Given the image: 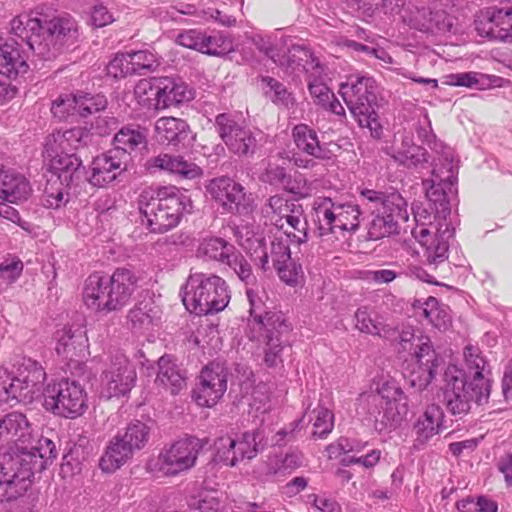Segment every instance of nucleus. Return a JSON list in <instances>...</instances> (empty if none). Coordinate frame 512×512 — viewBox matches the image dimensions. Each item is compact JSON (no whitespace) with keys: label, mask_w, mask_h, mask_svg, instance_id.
<instances>
[{"label":"nucleus","mask_w":512,"mask_h":512,"mask_svg":"<svg viewBox=\"0 0 512 512\" xmlns=\"http://www.w3.org/2000/svg\"><path fill=\"white\" fill-rule=\"evenodd\" d=\"M142 222L153 233L176 227L185 214L193 210L191 197L174 185L149 187L139 197Z\"/></svg>","instance_id":"nucleus-5"},{"label":"nucleus","mask_w":512,"mask_h":512,"mask_svg":"<svg viewBox=\"0 0 512 512\" xmlns=\"http://www.w3.org/2000/svg\"><path fill=\"white\" fill-rule=\"evenodd\" d=\"M292 136L298 149L320 160L330 161L336 157L340 149L336 144L321 145L315 130L306 124H298L293 128Z\"/></svg>","instance_id":"nucleus-32"},{"label":"nucleus","mask_w":512,"mask_h":512,"mask_svg":"<svg viewBox=\"0 0 512 512\" xmlns=\"http://www.w3.org/2000/svg\"><path fill=\"white\" fill-rule=\"evenodd\" d=\"M158 368L156 381L170 389L171 394H178L186 387V378L171 356H162Z\"/></svg>","instance_id":"nucleus-40"},{"label":"nucleus","mask_w":512,"mask_h":512,"mask_svg":"<svg viewBox=\"0 0 512 512\" xmlns=\"http://www.w3.org/2000/svg\"><path fill=\"white\" fill-rule=\"evenodd\" d=\"M279 278L291 287H296L304 283V272L302 266L293 262L291 259L289 262L279 264L274 267Z\"/></svg>","instance_id":"nucleus-59"},{"label":"nucleus","mask_w":512,"mask_h":512,"mask_svg":"<svg viewBox=\"0 0 512 512\" xmlns=\"http://www.w3.org/2000/svg\"><path fill=\"white\" fill-rule=\"evenodd\" d=\"M262 213L266 221L283 230V234L292 237L295 243L307 241V221L300 205L274 195L263 206Z\"/></svg>","instance_id":"nucleus-17"},{"label":"nucleus","mask_w":512,"mask_h":512,"mask_svg":"<svg viewBox=\"0 0 512 512\" xmlns=\"http://www.w3.org/2000/svg\"><path fill=\"white\" fill-rule=\"evenodd\" d=\"M77 96L76 94H64L58 96L52 103L51 112L60 120L69 116L77 115Z\"/></svg>","instance_id":"nucleus-61"},{"label":"nucleus","mask_w":512,"mask_h":512,"mask_svg":"<svg viewBox=\"0 0 512 512\" xmlns=\"http://www.w3.org/2000/svg\"><path fill=\"white\" fill-rule=\"evenodd\" d=\"M360 198L363 205L376 213L368 229L372 240L397 234L399 222H406L409 218L407 202L398 192L385 194L373 189H363Z\"/></svg>","instance_id":"nucleus-8"},{"label":"nucleus","mask_w":512,"mask_h":512,"mask_svg":"<svg viewBox=\"0 0 512 512\" xmlns=\"http://www.w3.org/2000/svg\"><path fill=\"white\" fill-rule=\"evenodd\" d=\"M400 345L404 351L412 354L413 363L405 376L413 388L424 390L434 379L439 365V358L430 338L420 331L416 333L407 328L400 333Z\"/></svg>","instance_id":"nucleus-12"},{"label":"nucleus","mask_w":512,"mask_h":512,"mask_svg":"<svg viewBox=\"0 0 512 512\" xmlns=\"http://www.w3.org/2000/svg\"><path fill=\"white\" fill-rule=\"evenodd\" d=\"M130 64L135 68V74H141L143 71H151L158 66L156 55L148 50H138L128 52Z\"/></svg>","instance_id":"nucleus-60"},{"label":"nucleus","mask_w":512,"mask_h":512,"mask_svg":"<svg viewBox=\"0 0 512 512\" xmlns=\"http://www.w3.org/2000/svg\"><path fill=\"white\" fill-rule=\"evenodd\" d=\"M305 419L313 424V435L319 438L327 436L334 427V414L332 410L325 406L320 400L317 405L311 409V404L307 405L303 414L302 421Z\"/></svg>","instance_id":"nucleus-43"},{"label":"nucleus","mask_w":512,"mask_h":512,"mask_svg":"<svg viewBox=\"0 0 512 512\" xmlns=\"http://www.w3.org/2000/svg\"><path fill=\"white\" fill-rule=\"evenodd\" d=\"M474 24L481 37L512 43V8H488L480 11Z\"/></svg>","instance_id":"nucleus-24"},{"label":"nucleus","mask_w":512,"mask_h":512,"mask_svg":"<svg viewBox=\"0 0 512 512\" xmlns=\"http://www.w3.org/2000/svg\"><path fill=\"white\" fill-rule=\"evenodd\" d=\"M234 249L233 245L222 238L210 237L200 242L197 248V256L203 259L225 263Z\"/></svg>","instance_id":"nucleus-48"},{"label":"nucleus","mask_w":512,"mask_h":512,"mask_svg":"<svg viewBox=\"0 0 512 512\" xmlns=\"http://www.w3.org/2000/svg\"><path fill=\"white\" fill-rule=\"evenodd\" d=\"M262 437L258 430L237 433H226L214 442L215 459L227 466H235L244 459L254 458L261 444Z\"/></svg>","instance_id":"nucleus-19"},{"label":"nucleus","mask_w":512,"mask_h":512,"mask_svg":"<svg viewBox=\"0 0 512 512\" xmlns=\"http://www.w3.org/2000/svg\"><path fill=\"white\" fill-rule=\"evenodd\" d=\"M31 188L26 178L11 170H0V199L10 203L24 201Z\"/></svg>","instance_id":"nucleus-39"},{"label":"nucleus","mask_w":512,"mask_h":512,"mask_svg":"<svg viewBox=\"0 0 512 512\" xmlns=\"http://www.w3.org/2000/svg\"><path fill=\"white\" fill-rule=\"evenodd\" d=\"M290 326L281 316L273 314L267 319V326L259 331V336L252 335L251 338H262L265 343L264 362L269 367H275L282 363V352L287 340L284 336L288 334Z\"/></svg>","instance_id":"nucleus-28"},{"label":"nucleus","mask_w":512,"mask_h":512,"mask_svg":"<svg viewBox=\"0 0 512 512\" xmlns=\"http://www.w3.org/2000/svg\"><path fill=\"white\" fill-rule=\"evenodd\" d=\"M337 205L328 197H318L314 200L313 210L319 223L321 235L332 233Z\"/></svg>","instance_id":"nucleus-51"},{"label":"nucleus","mask_w":512,"mask_h":512,"mask_svg":"<svg viewBox=\"0 0 512 512\" xmlns=\"http://www.w3.org/2000/svg\"><path fill=\"white\" fill-rule=\"evenodd\" d=\"M161 309L151 300L142 301L135 305L128 313V323L131 330L150 340L152 332L161 322Z\"/></svg>","instance_id":"nucleus-33"},{"label":"nucleus","mask_w":512,"mask_h":512,"mask_svg":"<svg viewBox=\"0 0 512 512\" xmlns=\"http://www.w3.org/2000/svg\"><path fill=\"white\" fill-rule=\"evenodd\" d=\"M10 26L11 32L43 59L55 57L60 46L77 37L76 22L72 18L48 19L38 10L17 15Z\"/></svg>","instance_id":"nucleus-3"},{"label":"nucleus","mask_w":512,"mask_h":512,"mask_svg":"<svg viewBox=\"0 0 512 512\" xmlns=\"http://www.w3.org/2000/svg\"><path fill=\"white\" fill-rule=\"evenodd\" d=\"M199 380L193 391L195 401L203 407L214 406L227 389L225 369L219 364L211 363L202 369Z\"/></svg>","instance_id":"nucleus-26"},{"label":"nucleus","mask_w":512,"mask_h":512,"mask_svg":"<svg viewBox=\"0 0 512 512\" xmlns=\"http://www.w3.org/2000/svg\"><path fill=\"white\" fill-rule=\"evenodd\" d=\"M203 444L196 437H185L165 445L150 469L162 476L175 477L191 470L197 462Z\"/></svg>","instance_id":"nucleus-15"},{"label":"nucleus","mask_w":512,"mask_h":512,"mask_svg":"<svg viewBox=\"0 0 512 512\" xmlns=\"http://www.w3.org/2000/svg\"><path fill=\"white\" fill-rule=\"evenodd\" d=\"M156 78L141 79L134 87V97L138 104L148 110L158 111Z\"/></svg>","instance_id":"nucleus-53"},{"label":"nucleus","mask_w":512,"mask_h":512,"mask_svg":"<svg viewBox=\"0 0 512 512\" xmlns=\"http://www.w3.org/2000/svg\"><path fill=\"white\" fill-rule=\"evenodd\" d=\"M176 42L186 48L208 55H222L231 50V42L220 32L208 34L198 29L184 30L176 37Z\"/></svg>","instance_id":"nucleus-29"},{"label":"nucleus","mask_w":512,"mask_h":512,"mask_svg":"<svg viewBox=\"0 0 512 512\" xmlns=\"http://www.w3.org/2000/svg\"><path fill=\"white\" fill-rule=\"evenodd\" d=\"M46 372L42 365L31 358L19 359L11 370L0 368V403L16 399L31 402L42 390Z\"/></svg>","instance_id":"nucleus-10"},{"label":"nucleus","mask_w":512,"mask_h":512,"mask_svg":"<svg viewBox=\"0 0 512 512\" xmlns=\"http://www.w3.org/2000/svg\"><path fill=\"white\" fill-rule=\"evenodd\" d=\"M133 455V452L121 440L114 437L107 446L99 461L100 469L105 473H113L121 468Z\"/></svg>","instance_id":"nucleus-42"},{"label":"nucleus","mask_w":512,"mask_h":512,"mask_svg":"<svg viewBox=\"0 0 512 512\" xmlns=\"http://www.w3.org/2000/svg\"><path fill=\"white\" fill-rule=\"evenodd\" d=\"M76 96L77 115L82 117L104 110L107 106L106 97L101 94H76Z\"/></svg>","instance_id":"nucleus-57"},{"label":"nucleus","mask_w":512,"mask_h":512,"mask_svg":"<svg viewBox=\"0 0 512 512\" xmlns=\"http://www.w3.org/2000/svg\"><path fill=\"white\" fill-rule=\"evenodd\" d=\"M44 406L53 414L74 419L87 409V393L80 383L62 379L50 383L43 392Z\"/></svg>","instance_id":"nucleus-16"},{"label":"nucleus","mask_w":512,"mask_h":512,"mask_svg":"<svg viewBox=\"0 0 512 512\" xmlns=\"http://www.w3.org/2000/svg\"><path fill=\"white\" fill-rule=\"evenodd\" d=\"M126 169L125 154L118 150H108L93 159L89 172L85 171V182L96 187H106Z\"/></svg>","instance_id":"nucleus-27"},{"label":"nucleus","mask_w":512,"mask_h":512,"mask_svg":"<svg viewBox=\"0 0 512 512\" xmlns=\"http://www.w3.org/2000/svg\"><path fill=\"white\" fill-rule=\"evenodd\" d=\"M230 301V291L225 280L215 274L195 272L187 279L183 304L198 315H208L224 310Z\"/></svg>","instance_id":"nucleus-9"},{"label":"nucleus","mask_w":512,"mask_h":512,"mask_svg":"<svg viewBox=\"0 0 512 512\" xmlns=\"http://www.w3.org/2000/svg\"><path fill=\"white\" fill-rule=\"evenodd\" d=\"M56 353L67 360H74L85 356L88 348L86 331L77 327H63L55 332Z\"/></svg>","instance_id":"nucleus-31"},{"label":"nucleus","mask_w":512,"mask_h":512,"mask_svg":"<svg viewBox=\"0 0 512 512\" xmlns=\"http://www.w3.org/2000/svg\"><path fill=\"white\" fill-rule=\"evenodd\" d=\"M502 79L477 72L457 73L450 76V84L479 90L500 86Z\"/></svg>","instance_id":"nucleus-49"},{"label":"nucleus","mask_w":512,"mask_h":512,"mask_svg":"<svg viewBox=\"0 0 512 512\" xmlns=\"http://www.w3.org/2000/svg\"><path fill=\"white\" fill-rule=\"evenodd\" d=\"M148 437L149 428L146 424L136 421L127 427L125 434L120 436V440L134 453V451L140 450L145 446Z\"/></svg>","instance_id":"nucleus-54"},{"label":"nucleus","mask_w":512,"mask_h":512,"mask_svg":"<svg viewBox=\"0 0 512 512\" xmlns=\"http://www.w3.org/2000/svg\"><path fill=\"white\" fill-rule=\"evenodd\" d=\"M432 177L423 181L426 197L439 204L436 215L418 205L414 208L415 227L411 234L425 249L429 264L438 265L448 258L449 240L455 232L450 201L457 194L458 162L450 147L440 145Z\"/></svg>","instance_id":"nucleus-1"},{"label":"nucleus","mask_w":512,"mask_h":512,"mask_svg":"<svg viewBox=\"0 0 512 512\" xmlns=\"http://www.w3.org/2000/svg\"><path fill=\"white\" fill-rule=\"evenodd\" d=\"M156 83L158 111L188 102L194 97L193 91L180 79L158 77Z\"/></svg>","instance_id":"nucleus-34"},{"label":"nucleus","mask_w":512,"mask_h":512,"mask_svg":"<svg viewBox=\"0 0 512 512\" xmlns=\"http://www.w3.org/2000/svg\"><path fill=\"white\" fill-rule=\"evenodd\" d=\"M356 328L367 334L381 335L384 325L376 313L369 311L368 307H360L355 312Z\"/></svg>","instance_id":"nucleus-55"},{"label":"nucleus","mask_w":512,"mask_h":512,"mask_svg":"<svg viewBox=\"0 0 512 512\" xmlns=\"http://www.w3.org/2000/svg\"><path fill=\"white\" fill-rule=\"evenodd\" d=\"M188 131V124L175 117H161L155 123L156 136L161 143L177 145L186 139Z\"/></svg>","instance_id":"nucleus-41"},{"label":"nucleus","mask_w":512,"mask_h":512,"mask_svg":"<svg viewBox=\"0 0 512 512\" xmlns=\"http://www.w3.org/2000/svg\"><path fill=\"white\" fill-rule=\"evenodd\" d=\"M57 457L54 442L31 433L28 448L15 456L0 454V502H9L22 496L31 484L36 472H42Z\"/></svg>","instance_id":"nucleus-2"},{"label":"nucleus","mask_w":512,"mask_h":512,"mask_svg":"<svg viewBox=\"0 0 512 512\" xmlns=\"http://www.w3.org/2000/svg\"><path fill=\"white\" fill-rule=\"evenodd\" d=\"M261 82L265 96L275 105L286 108L294 105V97L283 83L269 76L262 77Z\"/></svg>","instance_id":"nucleus-52"},{"label":"nucleus","mask_w":512,"mask_h":512,"mask_svg":"<svg viewBox=\"0 0 512 512\" xmlns=\"http://www.w3.org/2000/svg\"><path fill=\"white\" fill-rule=\"evenodd\" d=\"M414 312L419 317H424L434 328L446 331L452 324L450 309L439 303L435 297L416 299L413 304Z\"/></svg>","instance_id":"nucleus-36"},{"label":"nucleus","mask_w":512,"mask_h":512,"mask_svg":"<svg viewBox=\"0 0 512 512\" xmlns=\"http://www.w3.org/2000/svg\"><path fill=\"white\" fill-rule=\"evenodd\" d=\"M305 465L303 453L299 450H290L286 453L269 455L265 461L264 470L269 476H286Z\"/></svg>","instance_id":"nucleus-38"},{"label":"nucleus","mask_w":512,"mask_h":512,"mask_svg":"<svg viewBox=\"0 0 512 512\" xmlns=\"http://www.w3.org/2000/svg\"><path fill=\"white\" fill-rule=\"evenodd\" d=\"M44 160L48 171L56 177L54 181L48 180L44 204L48 208L57 209L67 202L65 189L77 188L85 182V167L74 153L61 152L46 144Z\"/></svg>","instance_id":"nucleus-7"},{"label":"nucleus","mask_w":512,"mask_h":512,"mask_svg":"<svg viewBox=\"0 0 512 512\" xmlns=\"http://www.w3.org/2000/svg\"><path fill=\"white\" fill-rule=\"evenodd\" d=\"M246 295L250 304V315L252 317L254 330H262L264 326H267V319L270 317H266L265 321L262 317L264 312V302L262 296L260 295L258 289L255 288H247Z\"/></svg>","instance_id":"nucleus-58"},{"label":"nucleus","mask_w":512,"mask_h":512,"mask_svg":"<svg viewBox=\"0 0 512 512\" xmlns=\"http://www.w3.org/2000/svg\"><path fill=\"white\" fill-rule=\"evenodd\" d=\"M357 405L373 418L379 433L397 429L409 413L408 396L396 380L385 375L373 378L370 390L357 398Z\"/></svg>","instance_id":"nucleus-4"},{"label":"nucleus","mask_w":512,"mask_h":512,"mask_svg":"<svg viewBox=\"0 0 512 512\" xmlns=\"http://www.w3.org/2000/svg\"><path fill=\"white\" fill-rule=\"evenodd\" d=\"M360 209L355 204H338L332 233L354 232L360 224Z\"/></svg>","instance_id":"nucleus-50"},{"label":"nucleus","mask_w":512,"mask_h":512,"mask_svg":"<svg viewBox=\"0 0 512 512\" xmlns=\"http://www.w3.org/2000/svg\"><path fill=\"white\" fill-rule=\"evenodd\" d=\"M88 133L80 128H72L64 132L57 131L49 135L46 139V145L52 146L61 152L72 153V151L86 144Z\"/></svg>","instance_id":"nucleus-45"},{"label":"nucleus","mask_w":512,"mask_h":512,"mask_svg":"<svg viewBox=\"0 0 512 512\" xmlns=\"http://www.w3.org/2000/svg\"><path fill=\"white\" fill-rule=\"evenodd\" d=\"M146 134L139 126H125L121 128L113 138V148L125 154V161L128 163L130 153L140 146H145Z\"/></svg>","instance_id":"nucleus-44"},{"label":"nucleus","mask_w":512,"mask_h":512,"mask_svg":"<svg viewBox=\"0 0 512 512\" xmlns=\"http://www.w3.org/2000/svg\"><path fill=\"white\" fill-rule=\"evenodd\" d=\"M128 59H130L128 52L116 54L106 67L107 74L116 79L135 74V68Z\"/></svg>","instance_id":"nucleus-62"},{"label":"nucleus","mask_w":512,"mask_h":512,"mask_svg":"<svg viewBox=\"0 0 512 512\" xmlns=\"http://www.w3.org/2000/svg\"><path fill=\"white\" fill-rule=\"evenodd\" d=\"M463 354L467 369L473 373V376L469 381L477 383V378L482 379L488 385L489 391H491L490 370L487 366L486 360L481 355L480 349L472 345H467L464 348Z\"/></svg>","instance_id":"nucleus-47"},{"label":"nucleus","mask_w":512,"mask_h":512,"mask_svg":"<svg viewBox=\"0 0 512 512\" xmlns=\"http://www.w3.org/2000/svg\"><path fill=\"white\" fill-rule=\"evenodd\" d=\"M146 168L150 172L157 170L168 172L181 179L193 180L202 175V169L180 155L159 154L147 160Z\"/></svg>","instance_id":"nucleus-30"},{"label":"nucleus","mask_w":512,"mask_h":512,"mask_svg":"<svg viewBox=\"0 0 512 512\" xmlns=\"http://www.w3.org/2000/svg\"><path fill=\"white\" fill-rule=\"evenodd\" d=\"M402 20L409 27L425 33H456L453 18L444 11L433 12L430 8L408 6L403 9Z\"/></svg>","instance_id":"nucleus-23"},{"label":"nucleus","mask_w":512,"mask_h":512,"mask_svg":"<svg viewBox=\"0 0 512 512\" xmlns=\"http://www.w3.org/2000/svg\"><path fill=\"white\" fill-rule=\"evenodd\" d=\"M443 421L444 412L442 408L436 404L428 405L413 425L417 441L425 443L439 434L443 429Z\"/></svg>","instance_id":"nucleus-37"},{"label":"nucleus","mask_w":512,"mask_h":512,"mask_svg":"<svg viewBox=\"0 0 512 512\" xmlns=\"http://www.w3.org/2000/svg\"><path fill=\"white\" fill-rule=\"evenodd\" d=\"M188 505L190 508L200 512H223L219 500L211 492H202L198 497H192Z\"/></svg>","instance_id":"nucleus-63"},{"label":"nucleus","mask_w":512,"mask_h":512,"mask_svg":"<svg viewBox=\"0 0 512 512\" xmlns=\"http://www.w3.org/2000/svg\"><path fill=\"white\" fill-rule=\"evenodd\" d=\"M22 45L15 40L0 43V74L14 79L28 71Z\"/></svg>","instance_id":"nucleus-35"},{"label":"nucleus","mask_w":512,"mask_h":512,"mask_svg":"<svg viewBox=\"0 0 512 512\" xmlns=\"http://www.w3.org/2000/svg\"><path fill=\"white\" fill-rule=\"evenodd\" d=\"M292 242H295L292 237H289ZM249 246L245 247L252 260L259 265L263 271H267L270 266L269 262H272L274 267L279 264L289 262L291 259V252L288 245V237L284 234L275 236L267 246L263 239L255 238L254 240H247Z\"/></svg>","instance_id":"nucleus-25"},{"label":"nucleus","mask_w":512,"mask_h":512,"mask_svg":"<svg viewBox=\"0 0 512 512\" xmlns=\"http://www.w3.org/2000/svg\"><path fill=\"white\" fill-rule=\"evenodd\" d=\"M206 191L225 213L246 217L255 209L252 194L247 193L240 183L230 177L221 176L210 180L206 184Z\"/></svg>","instance_id":"nucleus-18"},{"label":"nucleus","mask_w":512,"mask_h":512,"mask_svg":"<svg viewBox=\"0 0 512 512\" xmlns=\"http://www.w3.org/2000/svg\"><path fill=\"white\" fill-rule=\"evenodd\" d=\"M392 157L407 168H415L427 161L424 148L413 143L412 136L402 138L401 145L397 147Z\"/></svg>","instance_id":"nucleus-46"},{"label":"nucleus","mask_w":512,"mask_h":512,"mask_svg":"<svg viewBox=\"0 0 512 512\" xmlns=\"http://www.w3.org/2000/svg\"><path fill=\"white\" fill-rule=\"evenodd\" d=\"M216 128L228 150L238 156H247L255 152L257 140L253 132L240 125L230 114L222 113L216 117Z\"/></svg>","instance_id":"nucleus-22"},{"label":"nucleus","mask_w":512,"mask_h":512,"mask_svg":"<svg viewBox=\"0 0 512 512\" xmlns=\"http://www.w3.org/2000/svg\"><path fill=\"white\" fill-rule=\"evenodd\" d=\"M257 48L275 64L292 72L302 68L307 74L313 71L323 73L324 67L315 59L309 49L291 43L283 35H266L255 41Z\"/></svg>","instance_id":"nucleus-13"},{"label":"nucleus","mask_w":512,"mask_h":512,"mask_svg":"<svg viewBox=\"0 0 512 512\" xmlns=\"http://www.w3.org/2000/svg\"><path fill=\"white\" fill-rule=\"evenodd\" d=\"M322 74L323 73H317V71H313L307 74L308 89L310 95L314 103L321 107L327 105V102L334 97V93L322 81Z\"/></svg>","instance_id":"nucleus-56"},{"label":"nucleus","mask_w":512,"mask_h":512,"mask_svg":"<svg viewBox=\"0 0 512 512\" xmlns=\"http://www.w3.org/2000/svg\"><path fill=\"white\" fill-rule=\"evenodd\" d=\"M307 503L317 512H342L341 505L334 498L325 494H309Z\"/></svg>","instance_id":"nucleus-64"},{"label":"nucleus","mask_w":512,"mask_h":512,"mask_svg":"<svg viewBox=\"0 0 512 512\" xmlns=\"http://www.w3.org/2000/svg\"><path fill=\"white\" fill-rule=\"evenodd\" d=\"M138 278L129 269L118 268L111 277L91 274L84 282L82 300L95 313L108 314L122 309L137 288Z\"/></svg>","instance_id":"nucleus-6"},{"label":"nucleus","mask_w":512,"mask_h":512,"mask_svg":"<svg viewBox=\"0 0 512 512\" xmlns=\"http://www.w3.org/2000/svg\"><path fill=\"white\" fill-rule=\"evenodd\" d=\"M376 87L375 80L369 76L351 75L341 83L339 93L359 126L369 128L373 135L378 136V122L373 107Z\"/></svg>","instance_id":"nucleus-14"},{"label":"nucleus","mask_w":512,"mask_h":512,"mask_svg":"<svg viewBox=\"0 0 512 512\" xmlns=\"http://www.w3.org/2000/svg\"><path fill=\"white\" fill-rule=\"evenodd\" d=\"M136 379L135 367L123 353L117 352L108 358L101 373L100 394L107 399L124 396L134 387Z\"/></svg>","instance_id":"nucleus-20"},{"label":"nucleus","mask_w":512,"mask_h":512,"mask_svg":"<svg viewBox=\"0 0 512 512\" xmlns=\"http://www.w3.org/2000/svg\"><path fill=\"white\" fill-rule=\"evenodd\" d=\"M477 383L467 380L465 372L457 365L449 364L444 372L443 403L452 415L461 416L471 409L472 402L486 403L490 397L488 385L482 379Z\"/></svg>","instance_id":"nucleus-11"},{"label":"nucleus","mask_w":512,"mask_h":512,"mask_svg":"<svg viewBox=\"0 0 512 512\" xmlns=\"http://www.w3.org/2000/svg\"><path fill=\"white\" fill-rule=\"evenodd\" d=\"M31 425L20 412H10L0 418V454L15 456L31 443Z\"/></svg>","instance_id":"nucleus-21"}]
</instances>
